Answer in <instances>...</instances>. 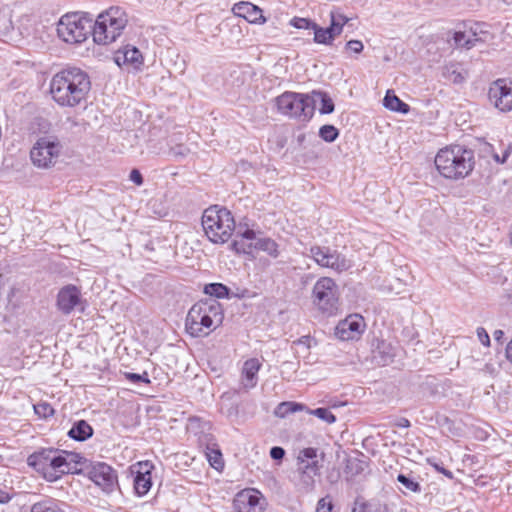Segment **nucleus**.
Here are the masks:
<instances>
[{"label":"nucleus","instance_id":"nucleus-1","mask_svg":"<svg viewBox=\"0 0 512 512\" xmlns=\"http://www.w3.org/2000/svg\"><path fill=\"white\" fill-rule=\"evenodd\" d=\"M91 90L89 75L76 67L65 68L50 81V93L61 107L73 108L87 101Z\"/></svg>","mask_w":512,"mask_h":512},{"label":"nucleus","instance_id":"nucleus-2","mask_svg":"<svg viewBox=\"0 0 512 512\" xmlns=\"http://www.w3.org/2000/svg\"><path fill=\"white\" fill-rule=\"evenodd\" d=\"M223 319V307L216 299L200 300L189 309L185 329L192 337H204L219 327Z\"/></svg>","mask_w":512,"mask_h":512},{"label":"nucleus","instance_id":"nucleus-3","mask_svg":"<svg viewBox=\"0 0 512 512\" xmlns=\"http://www.w3.org/2000/svg\"><path fill=\"white\" fill-rule=\"evenodd\" d=\"M438 172L445 178L459 180L474 168V152L460 145L441 149L434 160Z\"/></svg>","mask_w":512,"mask_h":512},{"label":"nucleus","instance_id":"nucleus-4","mask_svg":"<svg viewBox=\"0 0 512 512\" xmlns=\"http://www.w3.org/2000/svg\"><path fill=\"white\" fill-rule=\"evenodd\" d=\"M202 227L212 243L224 244L235 230V220L230 210L214 205L204 210Z\"/></svg>","mask_w":512,"mask_h":512},{"label":"nucleus","instance_id":"nucleus-5","mask_svg":"<svg viewBox=\"0 0 512 512\" xmlns=\"http://www.w3.org/2000/svg\"><path fill=\"white\" fill-rule=\"evenodd\" d=\"M64 453L52 448L41 449L31 454L27 463L45 480L54 482L71 471L70 463L63 455Z\"/></svg>","mask_w":512,"mask_h":512},{"label":"nucleus","instance_id":"nucleus-6","mask_svg":"<svg viewBox=\"0 0 512 512\" xmlns=\"http://www.w3.org/2000/svg\"><path fill=\"white\" fill-rule=\"evenodd\" d=\"M127 25V17L120 7H110L100 13L92 23V36L97 44L114 42Z\"/></svg>","mask_w":512,"mask_h":512},{"label":"nucleus","instance_id":"nucleus-7","mask_svg":"<svg viewBox=\"0 0 512 512\" xmlns=\"http://www.w3.org/2000/svg\"><path fill=\"white\" fill-rule=\"evenodd\" d=\"M278 112L301 121L310 120L315 111V99L308 94L286 91L276 99Z\"/></svg>","mask_w":512,"mask_h":512},{"label":"nucleus","instance_id":"nucleus-8","mask_svg":"<svg viewBox=\"0 0 512 512\" xmlns=\"http://www.w3.org/2000/svg\"><path fill=\"white\" fill-rule=\"evenodd\" d=\"M92 23L93 19L88 14H66L58 22L57 34L66 43H82L92 34Z\"/></svg>","mask_w":512,"mask_h":512},{"label":"nucleus","instance_id":"nucleus-9","mask_svg":"<svg viewBox=\"0 0 512 512\" xmlns=\"http://www.w3.org/2000/svg\"><path fill=\"white\" fill-rule=\"evenodd\" d=\"M80 468L76 473L87 476L104 492L111 493L118 485V476L115 469L104 462H95L85 457H79Z\"/></svg>","mask_w":512,"mask_h":512},{"label":"nucleus","instance_id":"nucleus-10","mask_svg":"<svg viewBox=\"0 0 512 512\" xmlns=\"http://www.w3.org/2000/svg\"><path fill=\"white\" fill-rule=\"evenodd\" d=\"M339 286L330 277H320L312 289L313 304L323 313L334 315L339 308Z\"/></svg>","mask_w":512,"mask_h":512},{"label":"nucleus","instance_id":"nucleus-11","mask_svg":"<svg viewBox=\"0 0 512 512\" xmlns=\"http://www.w3.org/2000/svg\"><path fill=\"white\" fill-rule=\"evenodd\" d=\"M62 145L56 136L40 137L30 151L32 163L38 168H50L57 162Z\"/></svg>","mask_w":512,"mask_h":512},{"label":"nucleus","instance_id":"nucleus-12","mask_svg":"<svg viewBox=\"0 0 512 512\" xmlns=\"http://www.w3.org/2000/svg\"><path fill=\"white\" fill-rule=\"evenodd\" d=\"M310 255L321 267L330 268L337 272H343L351 267L350 261L344 255L329 247L312 246Z\"/></svg>","mask_w":512,"mask_h":512},{"label":"nucleus","instance_id":"nucleus-13","mask_svg":"<svg viewBox=\"0 0 512 512\" xmlns=\"http://www.w3.org/2000/svg\"><path fill=\"white\" fill-rule=\"evenodd\" d=\"M265 507L266 499L256 489H244L233 500L235 512H263Z\"/></svg>","mask_w":512,"mask_h":512},{"label":"nucleus","instance_id":"nucleus-14","mask_svg":"<svg viewBox=\"0 0 512 512\" xmlns=\"http://www.w3.org/2000/svg\"><path fill=\"white\" fill-rule=\"evenodd\" d=\"M490 101L502 112L512 110V81L501 78L495 80L488 92Z\"/></svg>","mask_w":512,"mask_h":512},{"label":"nucleus","instance_id":"nucleus-15","mask_svg":"<svg viewBox=\"0 0 512 512\" xmlns=\"http://www.w3.org/2000/svg\"><path fill=\"white\" fill-rule=\"evenodd\" d=\"M366 323L359 314H352L340 321L335 328V335L343 341L358 339L365 331Z\"/></svg>","mask_w":512,"mask_h":512},{"label":"nucleus","instance_id":"nucleus-16","mask_svg":"<svg viewBox=\"0 0 512 512\" xmlns=\"http://www.w3.org/2000/svg\"><path fill=\"white\" fill-rule=\"evenodd\" d=\"M153 468V464L149 461H141L131 466V473L134 475V490L140 497L146 495L152 487Z\"/></svg>","mask_w":512,"mask_h":512},{"label":"nucleus","instance_id":"nucleus-17","mask_svg":"<svg viewBox=\"0 0 512 512\" xmlns=\"http://www.w3.org/2000/svg\"><path fill=\"white\" fill-rule=\"evenodd\" d=\"M80 304L81 291L77 286L68 284L58 291L56 306L62 314H71Z\"/></svg>","mask_w":512,"mask_h":512},{"label":"nucleus","instance_id":"nucleus-18","mask_svg":"<svg viewBox=\"0 0 512 512\" xmlns=\"http://www.w3.org/2000/svg\"><path fill=\"white\" fill-rule=\"evenodd\" d=\"M115 63L119 66L131 67L139 70L143 65V56L138 48L126 46L123 50H118L114 56Z\"/></svg>","mask_w":512,"mask_h":512},{"label":"nucleus","instance_id":"nucleus-19","mask_svg":"<svg viewBox=\"0 0 512 512\" xmlns=\"http://www.w3.org/2000/svg\"><path fill=\"white\" fill-rule=\"evenodd\" d=\"M300 470L297 487L303 493H310L315 489V476L319 473L318 461L307 462Z\"/></svg>","mask_w":512,"mask_h":512},{"label":"nucleus","instance_id":"nucleus-20","mask_svg":"<svg viewBox=\"0 0 512 512\" xmlns=\"http://www.w3.org/2000/svg\"><path fill=\"white\" fill-rule=\"evenodd\" d=\"M232 11L236 16L244 18L249 23L262 24L266 21L262 14V10L250 2L236 3L234 4Z\"/></svg>","mask_w":512,"mask_h":512},{"label":"nucleus","instance_id":"nucleus-21","mask_svg":"<svg viewBox=\"0 0 512 512\" xmlns=\"http://www.w3.org/2000/svg\"><path fill=\"white\" fill-rule=\"evenodd\" d=\"M261 363L257 358H250L244 362L242 369V383L244 388L251 389L257 384V374Z\"/></svg>","mask_w":512,"mask_h":512},{"label":"nucleus","instance_id":"nucleus-22","mask_svg":"<svg viewBox=\"0 0 512 512\" xmlns=\"http://www.w3.org/2000/svg\"><path fill=\"white\" fill-rule=\"evenodd\" d=\"M93 434L94 429L87 421L83 419L75 421L67 433L69 438L78 442L88 440L93 436Z\"/></svg>","mask_w":512,"mask_h":512},{"label":"nucleus","instance_id":"nucleus-23","mask_svg":"<svg viewBox=\"0 0 512 512\" xmlns=\"http://www.w3.org/2000/svg\"><path fill=\"white\" fill-rule=\"evenodd\" d=\"M383 106L393 112L407 114L410 111V106L403 102L393 90H388L383 99Z\"/></svg>","mask_w":512,"mask_h":512},{"label":"nucleus","instance_id":"nucleus-24","mask_svg":"<svg viewBox=\"0 0 512 512\" xmlns=\"http://www.w3.org/2000/svg\"><path fill=\"white\" fill-rule=\"evenodd\" d=\"M453 39L457 47H464L466 49H471L477 42L484 41L482 37L472 30L469 32H455Z\"/></svg>","mask_w":512,"mask_h":512},{"label":"nucleus","instance_id":"nucleus-25","mask_svg":"<svg viewBox=\"0 0 512 512\" xmlns=\"http://www.w3.org/2000/svg\"><path fill=\"white\" fill-rule=\"evenodd\" d=\"M349 21L350 18L346 16L339 8H334L330 11L329 26L337 37L342 33L344 26Z\"/></svg>","mask_w":512,"mask_h":512},{"label":"nucleus","instance_id":"nucleus-26","mask_svg":"<svg viewBox=\"0 0 512 512\" xmlns=\"http://www.w3.org/2000/svg\"><path fill=\"white\" fill-rule=\"evenodd\" d=\"M312 31L314 34L313 41L316 44L330 46L337 37L330 26L323 28L316 23V27H314Z\"/></svg>","mask_w":512,"mask_h":512},{"label":"nucleus","instance_id":"nucleus-27","mask_svg":"<svg viewBox=\"0 0 512 512\" xmlns=\"http://www.w3.org/2000/svg\"><path fill=\"white\" fill-rule=\"evenodd\" d=\"M253 249L266 252L273 258H277L279 256L278 244L268 237L258 238L254 243Z\"/></svg>","mask_w":512,"mask_h":512},{"label":"nucleus","instance_id":"nucleus-28","mask_svg":"<svg viewBox=\"0 0 512 512\" xmlns=\"http://www.w3.org/2000/svg\"><path fill=\"white\" fill-rule=\"evenodd\" d=\"M306 406L301 403L287 401V402H281L274 410L275 416L279 418H285L289 414L298 412V411H305Z\"/></svg>","mask_w":512,"mask_h":512},{"label":"nucleus","instance_id":"nucleus-29","mask_svg":"<svg viewBox=\"0 0 512 512\" xmlns=\"http://www.w3.org/2000/svg\"><path fill=\"white\" fill-rule=\"evenodd\" d=\"M30 512H66L61 504L54 499H45L34 503Z\"/></svg>","mask_w":512,"mask_h":512},{"label":"nucleus","instance_id":"nucleus-30","mask_svg":"<svg viewBox=\"0 0 512 512\" xmlns=\"http://www.w3.org/2000/svg\"><path fill=\"white\" fill-rule=\"evenodd\" d=\"M216 446V444H213L212 447L207 445L205 454L211 467L217 471H221L224 468V460L220 449Z\"/></svg>","mask_w":512,"mask_h":512},{"label":"nucleus","instance_id":"nucleus-31","mask_svg":"<svg viewBox=\"0 0 512 512\" xmlns=\"http://www.w3.org/2000/svg\"><path fill=\"white\" fill-rule=\"evenodd\" d=\"M352 512H388V508L380 503L366 502L357 498Z\"/></svg>","mask_w":512,"mask_h":512},{"label":"nucleus","instance_id":"nucleus-32","mask_svg":"<svg viewBox=\"0 0 512 512\" xmlns=\"http://www.w3.org/2000/svg\"><path fill=\"white\" fill-rule=\"evenodd\" d=\"M442 76L454 84H462L466 80V75L455 64L443 67Z\"/></svg>","mask_w":512,"mask_h":512},{"label":"nucleus","instance_id":"nucleus-33","mask_svg":"<svg viewBox=\"0 0 512 512\" xmlns=\"http://www.w3.org/2000/svg\"><path fill=\"white\" fill-rule=\"evenodd\" d=\"M204 293L218 299L228 298L230 289L222 283H209L204 287Z\"/></svg>","mask_w":512,"mask_h":512},{"label":"nucleus","instance_id":"nucleus-34","mask_svg":"<svg viewBox=\"0 0 512 512\" xmlns=\"http://www.w3.org/2000/svg\"><path fill=\"white\" fill-rule=\"evenodd\" d=\"M315 100L316 98H319L321 101V107L319 109V112L321 114H330L334 111V102L333 100L327 95L325 92L321 91H313L312 96Z\"/></svg>","mask_w":512,"mask_h":512},{"label":"nucleus","instance_id":"nucleus-35","mask_svg":"<svg viewBox=\"0 0 512 512\" xmlns=\"http://www.w3.org/2000/svg\"><path fill=\"white\" fill-rule=\"evenodd\" d=\"M305 411L308 414L314 415L317 418L323 420L327 424H333L336 421V416L328 408H325V407H320V408H316V409H309L306 406Z\"/></svg>","mask_w":512,"mask_h":512},{"label":"nucleus","instance_id":"nucleus-36","mask_svg":"<svg viewBox=\"0 0 512 512\" xmlns=\"http://www.w3.org/2000/svg\"><path fill=\"white\" fill-rule=\"evenodd\" d=\"M319 136L325 142L332 143L338 138L339 131L335 126L326 124L320 127Z\"/></svg>","mask_w":512,"mask_h":512},{"label":"nucleus","instance_id":"nucleus-37","mask_svg":"<svg viewBox=\"0 0 512 512\" xmlns=\"http://www.w3.org/2000/svg\"><path fill=\"white\" fill-rule=\"evenodd\" d=\"M397 481L399 483H401L405 487V489L410 492H414V493L421 492V485L408 475L399 474L397 476Z\"/></svg>","mask_w":512,"mask_h":512},{"label":"nucleus","instance_id":"nucleus-38","mask_svg":"<svg viewBox=\"0 0 512 512\" xmlns=\"http://www.w3.org/2000/svg\"><path fill=\"white\" fill-rule=\"evenodd\" d=\"M289 25L296 29L303 30H313V28L316 27V23L311 19L296 16L289 21Z\"/></svg>","mask_w":512,"mask_h":512},{"label":"nucleus","instance_id":"nucleus-39","mask_svg":"<svg viewBox=\"0 0 512 512\" xmlns=\"http://www.w3.org/2000/svg\"><path fill=\"white\" fill-rule=\"evenodd\" d=\"M254 243H245L243 239H234L230 244V249L238 254H249L253 249Z\"/></svg>","mask_w":512,"mask_h":512},{"label":"nucleus","instance_id":"nucleus-40","mask_svg":"<svg viewBox=\"0 0 512 512\" xmlns=\"http://www.w3.org/2000/svg\"><path fill=\"white\" fill-rule=\"evenodd\" d=\"M34 411L40 418L44 419H47L54 414L53 407L47 402H41L34 405Z\"/></svg>","mask_w":512,"mask_h":512},{"label":"nucleus","instance_id":"nucleus-41","mask_svg":"<svg viewBox=\"0 0 512 512\" xmlns=\"http://www.w3.org/2000/svg\"><path fill=\"white\" fill-rule=\"evenodd\" d=\"M124 375L127 380H129L130 382L135 383V384L136 383H145V384L150 383L149 375L146 371H144L142 374L126 372Z\"/></svg>","mask_w":512,"mask_h":512},{"label":"nucleus","instance_id":"nucleus-42","mask_svg":"<svg viewBox=\"0 0 512 512\" xmlns=\"http://www.w3.org/2000/svg\"><path fill=\"white\" fill-rule=\"evenodd\" d=\"M316 456H317V450L315 448L309 447V448L303 449L300 452L298 460L300 461L301 466H303L308 462L306 460L315 461L314 459L316 458Z\"/></svg>","mask_w":512,"mask_h":512},{"label":"nucleus","instance_id":"nucleus-43","mask_svg":"<svg viewBox=\"0 0 512 512\" xmlns=\"http://www.w3.org/2000/svg\"><path fill=\"white\" fill-rule=\"evenodd\" d=\"M345 49L355 54H360L364 49V45L360 40H350L346 43Z\"/></svg>","mask_w":512,"mask_h":512},{"label":"nucleus","instance_id":"nucleus-44","mask_svg":"<svg viewBox=\"0 0 512 512\" xmlns=\"http://www.w3.org/2000/svg\"><path fill=\"white\" fill-rule=\"evenodd\" d=\"M364 462L354 459L349 460L347 464V468L350 469L354 474H359L364 470Z\"/></svg>","mask_w":512,"mask_h":512},{"label":"nucleus","instance_id":"nucleus-45","mask_svg":"<svg viewBox=\"0 0 512 512\" xmlns=\"http://www.w3.org/2000/svg\"><path fill=\"white\" fill-rule=\"evenodd\" d=\"M332 508V502L326 501V498H322L318 501L316 512H331Z\"/></svg>","mask_w":512,"mask_h":512},{"label":"nucleus","instance_id":"nucleus-46","mask_svg":"<svg viewBox=\"0 0 512 512\" xmlns=\"http://www.w3.org/2000/svg\"><path fill=\"white\" fill-rule=\"evenodd\" d=\"M236 237H241L243 240H257L255 231L249 228L245 229L244 231L238 229L236 232Z\"/></svg>","mask_w":512,"mask_h":512},{"label":"nucleus","instance_id":"nucleus-47","mask_svg":"<svg viewBox=\"0 0 512 512\" xmlns=\"http://www.w3.org/2000/svg\"><path fill=\"white\" fill-rule=\"evenodd\" d=\"M477 336H478L479 341L484 346H489L490 345V337H489L487 331L483 327H478L477 328Z\"/></svg>","mask_w":512,"mask_h":512},{"label":"nucleus","instance_id":"nucleus-48","mask_svg":"<svg viewBox=\"0 0 512 512\" xmlns=\"http://www.w3.org/2000/svg\"><path fill=\"white\" fill-rule=\"evenodd\" d=\"M285 456V450L282 447L274 446L270 449V457L274 460H281Z\"/></svg>","mask_w":512,"mask_h":512},{"label":"nucleus","instance_id":"nucleus-49","mask_svg":"<svg viewBox=\"0 0 512 512\" xmlns=\"http://www.w3.org/2000/svg\"><path fill=\"white\" fill-rule=\"evenodd\" d=\"M130 180L136 185L140 186L143 184V177L139 170L133 169L130 173Z\"/></svg>","mask_w":512,"mask_h":512},{"label":"nucleus","instance_id":"nucleus-50","mask_svg":"<svg viewBox=\"0 0 512 512\" xmlns=\"http://www.w3.org/2000/svg\"><path fill=\"white\" fill-rule=\"evenodd\" d=\"M385 348H386L385 345H383V349H385ZM378 352H379V354H381V359L377 361L378 364L385 366L392 361V355L387 353L385 350H383V351L379 350Z\"/></svg>","mask_w":512,"mask_h":512},{"label":"nucleus","instance_id":"nucleus-51","mask_svg":"<svg viewBox=\"0 0 512 512\" xmlns=\"http://www.w3.org/2000/svg\"><path fill=\"white\" fill-rule=\"evenodd\" d=\"M433 467L435 468V470H436V471H438V472L442 473V474H443V475H445L447 478H449V479H453V477H454V476H453V473H452L450 470H448V469L444 468L442 465H440V464H438V463H434V464H433Z\"/></svg>","mask_w":512,"mask_h":512},{"label":"nucleus","instance_id":"nucleus-52","mask_svg":"<svg viewBox=\"0 0 512 512\" xmlns=\"http://www.w3.org/2000/svg\"><path fill=\"white\" fill-rule=\"evenodd\" d=\"M512 153V143L508 144L501 155V164H504Z\"/></svg>","mask_w":512,"mask_h":512},{"label":"nucleus","instance_id":"nucleus-53","mask_svg":"<svg viewBox=\"0 0 512 512\" xmlns=\"http://www.w3.org/2000/svg\"><path fill=\"white\" fill-rule=\"evenodd\" d=\"M66 456L67 457V460L68 462L71 464V462H74L76 465H79L80 466V463L78 462L80 459L79 457H82L81 455L79 454H76V453H66Z\"/></svg>","mask_w":512,"mask_h":512},{"label":"nucleus","instance_id":"nucleus-54","mask_svg":"<svg viewBox=\"0 0 512 512\" xmlns=\"http://www.w3.org/2000/svg\"><path fill=\"white\" fill-rule=\"evenodd\" d=\"M395 425L397 427H401V428H408V427H410L411 423L407 418L401 417L397 420Z\"/></svg>","mask_w":512,"mask_h":512},{"label":"nucleus","instance_id":"nucleus-55","mask_svg":"<svg viewBox=\"0 0 512 512\" xmlns=\"http://www.w3.org/2000/svg\"><path fill=\"white\" fill-rule=\"evenodd\" d=\"M10 499L11 497L7 492L0 490V504L8 503Z\"/></svg>","mask_w":512,"mask_h":512},{"label":"nucleus","instance_id":"nucleus-56","mask_svg":"<svg viewBox=\"0 0 512 512\" xmlns=\"http://www.w3.org/2000/svg\"><path fill=\"white\" fill-rule=\"evenodd\" d=\"M482 151L486 154L491 155L493 152H495V149H494L493 145H491L490 143H485L482 148Z\"/></svg>","mask_w":512,"mask_h":512},{"label":"nucleus","instance_id":"nucleus-57","mask_svg":"<svg viewBox=\"0 0 512 512\" xmlns=\"http://www.w3.org/2000/svg\"><path fill=\"white\" fill-rule=\"evenodd\" d=\"M506 356L512 362V340L510 341L506 348Z\"/></svg>","mask_w":512,"mask_h":512},{"label":"nucleus","instance_id":"nucleus-58","mask_svg":"<svg viewBox=\"0 0 512 512\" xmlns=\"http://www.w3.org/2000/svg\"><path fill=\"white\" fill-rule=\"evenodd\" d=\"M491 157L494 159L495 162L501 164V156L496 151L491 154Z\"/></svg>","mask_w":512,"mask_h":512},{"label":"nucleus","instance_id":"nucleus-59","mask_svg":"<svg viewBox=\"0 0 512 512\" xmlns=\"http://www.w3.org/2000/svg\"><path fill=\"white\" fill-rule=\"evenodd\" d=\"M504 335V332L502 330H496L494 332V337L496 340H500Z\"/></svg>","mask_w":512,"mask_h":512},{"label":"nucleus","instance_id":"nucleus-60","mask_svg":"<svg viewBox=\"0 0 512 512\" xmlns=\"http://www.w3.org/2000/svg\"><path fill=\"white\" fill-rule=\"evenodd\" d=\"M304 138V136H299L298 140L301 141Z\"/></svg>","mask_w":512,"mask_h":512},{"label":"nucleus","instance_id":"nucleus-61","mask_svg":"<svg viewBox=\"0 0 512 512\" xmlns=\"http://www.w3.org/2000/svg\"><path fill=\"white\" fill-rule=\"evenodd\" d=\"M510 241H511V244H512V230H511V233H510Z\"/></svg>","mask_w":512,"mask_h":512}]
</instances>
